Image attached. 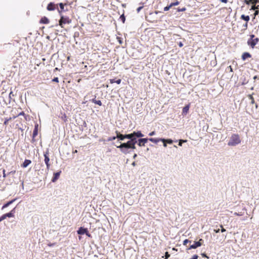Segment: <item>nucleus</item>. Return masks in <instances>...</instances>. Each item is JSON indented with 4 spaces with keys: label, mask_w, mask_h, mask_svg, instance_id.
Listing matches in <instances>:
<instances>
[{
    "label": "nucleus",
    "mask_w": 259,
    "mask_h": 259,
    "mask_svg": "<svg viewBox=\"0 0 259 259\" xmlns=\"http://www.w3.org/2000/svg\"><path fill=\"white\" fill-rule=\"evenodd\" d=\"M163 143V146L164 147H166L167 146V145H166V142H162Z\"/></svg>",
    "instance_id": "nucleus-59"
},
{
    "label": "nucleus",
    "mask_w": 259,
    "mask_h": 259,
    "mask_svg": "<svg viewBox=\"0 0 259 259\" xmlns=\"http://www.w3.org/2000/svg\"><path fill=\"white\" fill-rule=\"evenodd\" d=\"M50 21L46 17H43L40 20L39 22L42 24H48Z\"/></svg>",
    "instance_id": "nucleus-16"
},
{
    "label": "nucleus",
    "mask_w": 259,
    "mask_h": 259,
    "mask_svg": "<svg viewBox=\"0 0 259 259\" xmlns=\"http://www.w3.org/2000/svg\"><path fill=\"white\" fill-rule=\"evenodd\" d=\"M189 242H191V241L189 240L188 239H185L183 241V245H186L187 244V243H189Z\"/></svg>",
    "instance_id": "nucleus-37"
},
{
    "label": "nucleus",
    "mask_w": 259,
    "mask_h": 259,
    "mask_svg": "<svg viewBox=\"0 0 259 259\" xmlns=\"http://www.w3.org/2000/svg\"><path fill=\"white\" fill-rule=\"evenodd\" d=\"M248 98L251 100V103L252 104H254L255 102V101H254V98L253 97L252 95H249Z\"/></svg>",
    "instance_id": "nucleus-29"
},
{
    "label": "nucleus",
    "mask_w": 259,
    "mask_h": 259,
    "mask_svg": "<svg viewBox=\"0 0 259 259\" xmlns=\"http://www.w3.org/2000/svg\"><path fill=\"white\" fill-rule=\"evenodd\" d=\"M131 141L132 142V143L136 144L137 143V137H133V138H132V139L131 140Z\"/></svg>",
    "instance_id": "nucleus-32"
},
{
    "label": "nucleus",
    "mask_w": 259,
    "mask_h": 259,
    "mask_svg": "<svg viewBox=\"0 0 259 259\" xmlns=\"http://www.w3.org/2000/svg\"><path fill=\"white\" fill-rule=\"evenodd\" d=\"M180 1H179L178 0H176V1L175 2H174L171 3H170V5H171V6H172V7H174V6H177V5H179V4H180Z\"/></svg>",
    "instance_id": "nucleus-28"
},
{
    "label": "nucleus",
    "mask_w": 259,
    "mask_h": 259,
    "mask_svg": "<svg viewBox=\"0 0 259 259\" xmlns=\"http://www.w3.org/2000/svg\"><path fill=\"white\" fill-rule=\"evenodd\" d=\"M137 154H135V155L133 156L134 158H135L137 157Z\"/></svg>",
    "instance_id": "nucleus-64"
},
{
    "label": "nucleus",
    "mask_w": 259,
    "mask_h": 259,
    "mask_svg": "<svg viewBox=\"0 0 259 259\" xmlns=\"http://www.w3.org/2000/svg\"><path fill=\"white\" fill-rule=\"evenodd\" d=\"M61 118L64 122H66L67 121V116L65 113H62Z\"/></svg>",
    "instance_id": "nucleus-24"
},
{
    "label": "nucleus",
    "mask_w": 259,
    "mask_h": 259,
    "mask_svg": "<svg viewBox=\"0 0 259 259\" xmlns=\"http://www.w3.org/2000/svg\"><path fill=\"white\" fill-rule=\"evenodd\" d=\"M3 177L4 178H5L6 177V170H5V169H3Z\"/></svg>",
    "instance_id": "nucleus-49"
},
{
    "label": "nucleus",
    "mask_w": 259,
    "mask_h": 259,
    "mask_svg": "<svg viewBox=\"0 0 259 259\" xmlns=\"http://www.w3.org/2000/svg\"><path fill=\"white\" fill-rule=\"evenodd\" d=\"M49 152L48 150H47L46 152H45L44 154V155L45 157L44 161L46 164L47 169H48V170H49V169L50 168V166H51V164L50 163V158L49 156Z\"/></svg>",
    "instance_id": "nucleus-3"
},
{
    "label": "nucleus",
    "mask_w": 259,
    "mask_h": 259,
    "mask_svg": "<svg viewBox=\"0 0 259 259\" xmlns=\"http://www.w3.org/2000/svg\"><path fill=\"white\" fill-rule=\"evenodd\" d=\"M15 212V208L13 209L10 212L3 214L2 217L4 218V220L6 219L7 217L11 218L14 217V213Z\"/></svg>",
    "instance_id": "nucleus-8"
},
{
    "label": "nucleus",
    "mask_w": 259,
    "mask_h": 259,
    "mask_svg": "<svg viewBox=\"0 0 259 259\" xmlns=\"http://www.w3.org/2000/svg\"><path fill=\"white\" fill-rule=\"evenodd\" d=\"M259 41V39L258 38H255L254 39H249L247 40V44L251 48H254L255 46L257 44Z\"/></svg>",
    "instance_id": "nucleus-4"
},
{
    "label": "nucleus",
    "mask_w": 259,
    "mask_h": 259,
    "mask_svg": "<svg viewBox=\"0 0 259 259\" xmlns=\"http://www.w3.org/2000/svg\"><path fill=\"white\" fill-rule=\"evenodd\" d=\"M132 165L133 166H135V165H136V162L134 161V162L132 163Z\"/></svg>",
    "instance_id": "nucleus-62"
},
{
    "label": "nucleus",
    "mask_w": 259,
    "mask_h": 259,
    "mask_svg": "<svg viewBox=\"0 0 259 259\" xmlns=\"http://www.w3.org/2000/svg\"><path fill=\"white\" fill-rule=\"evenodd\" d=\"M116 138L119 139L120 140H123L125 139L124 135L120 134L118 131H116Z\"/></svg>",
    "instance_id": "nucleus-19"
},
{
    "label": "nucleus",
    "mask_w": 259,
    "mask_h": 259,
    "mask_svg": "<svg viewBox=\"0 0 259 259\" xmlns=\"http://www.w3.org/2000/svg\"><path fill=\"white\" fill-rule=\"evenodd\" d=\"M251 57V54L248 52H245V53H243L242 55V56H241V58L243 61L245 60L247 58H250Z\"/></svg>",
    "instance_id": "nucleus-12"
},
{
    "label": "nucleus",
    "mask_w": 259,
    "mask_h": 259,
    "mask_svg": "<svg viewBox=\"0 0 259 259\" xmlns=\"http://www.w3.org/2000/svg\"><path fill=\"white\" fill-rule=\"evenodd\" d=\"M197 242H201L202 243L203 242V240L202 239H200Z\"/></svg>",
    "instance_id": "nucleus-58"
},
{
    "label": "nucleus",
    "mask_w": 259,
    "mask_h": 259,
    "mask_svg": "<svg viewBox=\"0 0 259 259\" xmlns=\"http://www.w3.org/2000/svg\"><path fill=\"white\" fill-rule=\"evenodd\" d=\"M87 230L88 229L87 228L80 227L77 232L78 234L83 235L86 233Z\"/></svg>",
    "instance_id": "nucleus-14"
},
{
    "label": "nucleus",
    "mask_w": 259,
    "mask_h": 259,
    "mask_svg": "<svg viewBox=\"0 0 259 259\" xmlns=\"http://www.w3.org/2000/svg\"><path fill=\"white\" fill-rule=\"evenodd\" d=\"M120 19L121 20V21L123 23H124L125 22V17L124 14H122L120 16Z\"/></svg>",
    "instance_id": "nucleus-30"
},
{
    "label": "nucleus",
    "mask_w": 259,
    "mask_h": 259,
    "mask_svg": "<svg viewBox=\"0 0 259 259\" xmlns=\"http://www.w3.org/2000/svg\"><path fill=\"white\" fill-rule=\"evenodd\" d=\"M228 68L229 69L231 72H233V69L231 66H229Z\"/></svg>",
    "instance_id": "nucleus-54"
},
{
    "label": "nucleus",
    "mask_w": 259,
    "mask_h": 259,
    "mask_svg": "<svg viewBox=\"0 0 259 259\" xmlns=\"http://www.w3.org/2000/svg\"><path fill=\"white\" fill-rule=\"evenodd\" d=\"M165 259H167V258H168L170 256V254L168 253V252H165Z\"/></svg>",
    "instance_id": "nucleus-40"
},
{
    "label": "nucleus",
    "mask_w": 259,
    "mask_h": 259,
    "mask_svg": "<svg viewBox=\"0 0 259 259\" xmlns=\"http://www.w3.org/2000/svg\"><path fill=\"white\" fill-rule=\"evenodd\" d=\"M31 163V161L29 159H25L24 162L21 164V166L23 168L26 167Z\"/></svg>",
    "instance_id": "nucleus-15"
},
{
    "label": "nucleus",
    "mask_w": 259,
    "mask_h": 259,
    "mask_svg": "<svg viewBox=\"0 0 259 259\" xmlns=\"http://www.w3.org/2000/svg\"><path fill=\"white\" fill-rule=\"evenodd\" d=\"M66 5V4H64L63 3H60L59 4V7H60V9L58 8L57 9L58 10V12L59 14H60V15H61L62 14V12L64 11V6Z\"/></svg>",
    "instance_id": "nucleus-10"
},
{
    "label": "nucleus",
    "mask_w": 259,
    "mask_h": 259,
    "mask_svg": "<svg viewBox=\"0 0 259 259\" xmlns=\"http://www.w3.org/2000/svg\"><path fill=\"white\" fill-rule=\"evenodd\" d=\"M214 231L215 233H219V231H220V229H218V230H214Z\"/></svg>",
    "instance_id": "nucleus-60"
},
{
    "label": "nucleus",
    "mask_w": 259,
    "mask_h": 259,
    "mask_svg": "<svg viewBox=\"0 0 259 259\" xmlns=\"http://www.w3.org/2000/svg\"><path fill=\"white\" fill-rule=\"evenodd\" d=\"M198 256L196 254H195L190 259H198Z\"/></svg>",
    "instance_id": "nucleus-44"
},
{
    "label": "nucleus",
    "mask_w": 259,
    "mask_h": 259,
    "mask_svg": "<svg viewBox=\"0 0 259 259\" xmlns=\"http://www.w3.org/2000/svg\"><path fill=\"white\" fill-rule=\"evenodd\" d=\"M243 27L244 30H246L248 27V22H246V23L243 24Z\"/></svg>",
    "instance_id": "nucleus-36"
},
{
    "label": "nucleus",
    "mask_w": 259,
    "mask_h": 259,
    "mask_svg": "<svg viewBox=\"0 0 259 259\" xmlns=\"http://www.w3.org/2000/svg\"><path fill=\"white\" fill-rule=\"evenodd\" d=\"M257 3H259V0H251V3L253 5H255Z\"/></svg>",
    "instance_id": "nucleus-39"
},
{
    "label": "nucleus",
    "mask_w": 259,
    "mask_h": 259,
    "mask_svg": "<svg viewBox=\"0 0 259 259\" xmlns=\"http://www.w3.org/2000/svg\"><path fill=\"white\" fill-rule=\"evenodd\" d=\"M16 200V198L12 200L11 201H10L8 202L7 203H6V204H5L2 207V209L9 206L10 205L12 204L14 201H15Z\"/></svg>",
    "instance_id": "nucleus-18"
},
{
    "label": "nucleus",
    "mask_w": 259,
    "mask_h": 259,
    "mask_svg": "<svg viewBox=\"0 0 259 259\" xmlns=\"http://www.w3.org/2000/svg\"><path fill=\"white\" fill-rule=\"evenodd\" d=\"M148 138H143L138 140V145L140 146H145V144L148 142Z\"/></svg>",
    "instance_id": "nucleus-7"
},
{
    "label": "nucleus",
    "mask_w": 259,
    "mask_h": 259,
    "mask_svg": "<svg viewBox=\"0 0 259 259\" xmlns=\"http://www.w3.org/2000/svg\"><path fill=\"white\" fill-rule=\"evenodd\" d=\"M60 16L61 18L59 21V24L62 28L64 27V25L71 23V19L69 17L63 16L62 14Z\"/></svg>",
    "instance_id": "nucleus-2"
},
{
    "label": "nucleus",
    "mask_w": 259,
    "mask_h": 259,
    "mask_svg": "<svg viewBox=\"0 0 259 259\" xmlns=\"http://www.w3.org/2000/svg\"><path fill=\"white\" fill-rule=\"evenodd\" d=\"M259 8V6H255V5H253L252 7H251V10H256V9H258Z\"/></svg>",
    "instance_id": "nucleus-34"
},
{
    "label": "nucleus",
    "mask_w": 259,
    "mask_h": 259,
    "mask_svg": "<svg viewBox=\"0 0 259 259\" xmlns=\"http://www.w3.org/2000/svg\"><path fill=\"white\" fill-rule=\"evenodd\" d=\"M38 124L37 123H36L34 126V129L33 132V138H34L38 134Z\"/></svg>",
    "instance_id": "nucleus-13"
},
{
    "label": "nucleus",
    "mask_w": 259,
    "mask_h": 259,
    "mask_svg": "<svg viewBox=\"0 0 259 259\" xmlns=\"http://www.w3.org/2000/svg\"><path fill=\"white\" fill-rule=\"evenodd\" d=\"M186 10V8L185 7H183L182 8H179L177 9V12H184Z\"/></svg>",
    "instance_id": "nucleus-33"
},
{
    "label": "nucleus",
    "mask_w": 259,
    "mask_h": 259,
    "mask_svg": "<svg viewBox=\"0 0 259 259\" xmlns=\"http://www.w3.org/2000/svg\"><path fill=\"white\" fill-rule=\"evenodd\" d=\"M171 7H172V6H171V5H170V4L169 5H168V6H167L165 7L164 8V9H163V10H164V11H168V10H169V9H170V8H171Z\"/></svg>",
    "instance_id": "nucleus-31"
},
{
    "label": "nucleus",
    "mask_w": 259,
    "mask_h": 259,
    "mask_svg": "<svg viewBox=\"0 0 259 259\" xmlns=\"http://www.w3.org/2000/svg\"><path fill=\"white\" fill-rule=\"evenodd\" d=\"M4 217H2V216H1V217H0V222H1V221H2L3 220H4Z\"/></svg>",
    "instance_id": "nucleus-61"
},
{
    "label": "nucleus",
    "mask_w": 259,
    "mask_h": 259,
    "mask_svg": "<svg viewBox=\"0 0 259 259\" xmlns=\"http://www.w3.org/2000/svg\"><path fill=\"white\" fill-rule=\"evenodd\" d=\"M155 135V132L154 131H153L151 133H149V135L150 136H152L153 135Z\"/></svg>",
    "instance_id": "nucleus-51"
},
{
    "label": "nucleus",
    "mask_w": 259,
    "mask_h": 259,
    "mask_svg": "<svg viewBox=\"0 0 259 259\" xmlns=\"http://www.w3.org/2000/svg\"><path fill=\"white\" fill-rule=\"evenodd\" d=\"M220 227H221V228H222V229H221V232H225V231H226V229H225L223 228V226H222V225L220 226Z\"/></svg>",
    "instance_id": "nucleus-48"
},
{
    "label": "nucleus",
    "mask_w": 259,
    "mask_h": 259,
    "mask_svg": "<svg viewBox=\"0 0 259 259\" xmlns=\"http://www.w3.org/2000/svg\"><path fill=\"white\" fill-rule=\"evenodd\" d=\"M61 173V171L54 173L52 179V182H55L59 178Z\"/></svg>",
    "instance_id": "nucleus-9"
},
{
    "label": "nucleus",
    "mask_w": 259,
    "mask_h": 259,
    "mask_svg": "<svg viewBox=\"0 0 259 259\" xmlns=\"http://www.w3.org/2000/svg\"><path fill=\"white\" fill-rule=\"evenodd\" d=\"M87 236L89 237H92L91 235L89 233L88 231L87 230L86 233H85Z\"/></svg>",
    "instance_id": "nucleus-47"
},
{
    "label": "nucleus",
    "mask_w": 259,
    "mask_h": 259,
    "mask_svg": "<svg viewBox=\"0 0 259 259\" xmlns=\"http://www.w3.org/2000/svg\"><path fill=\"white\" fill-rule=\"evenodd\" d=\"M135 144L133 143L130 148L135 149H136Z\"/></svg>",
    "instance_id": "nucleus-45"
},
{
    "label": "nucleus",
    "mask_w": 259,
    "mask_h": 259,
    "mask_svg": "<svg viewBox=\"0 0 259 259\" xmlns=\"http://www.w3.org/2000/svg\"><path fill=\"white\" fill-rule=\"evenodd\" d=\"M258 13H259V11H255V12H254V16H256L257 15H258Z\"/></svg>",
    "instance_id": "nucleus-55"
},
{
    "label": "nucleus",
    "mask_w": 259,
    "mask_h": 259,
    "mask_svg": "<svg viewBox=\"0 0 259 259\" xmlns=\"http://www.w3.org/2000/svg\"><path fill=\"white\" fill-rule=\"evenodd\" d=\"M186 142H187V140H180L179 145L181 146L182 145L183 143H185Z\"/></svg>",
    "instance_id": "nucleus-35"
},
{
    "label": "nucleus",
    "mask_w": 259,
    "mask_h": 259,
    "mask_svg": "<svg viewBox=\"0 0 259 259\" xmlns=\"http://www.w3.org/2000/svg\"><path fill=\"white\" fill-rule=\"evenodd\" d=\"M161 141L162 142H166V143L168 144H172L173 143V141L171 139H161Z\"/></svg>",
    "instance_id": "nucleus-27"
},
{
    "label": "nucleus",
    "mask_w": 259,
    "mask_h": 259,
    "mask_svg": "<svg viewBox=\"0 0 259 259\" xmlns=\"http://www.w3.org/2000/svg\"><path fill=\"white\" fill-rule=\"evenodd\" d=\"M241 143V139L238 134H233L230 137L228 145L230 146H235Z\"/></svg>",
    "instance_id": "nucleus-1"
},
{
    "label": "nucleus",
    "mask_w": 259,
    "mask_h": 259,
    "mask_svg": "<svg viewBox=\"0 0 259 259\" xmlns=\"http://www.w3.org/2000/svg\"><path fill=\"white\" fill-rule=\"evenodd\" d=\"M142 8H143V7H140L138 8L137 9V12L139 13Z\"/></svg>",
    "instance_id": "nucleus-50"
},
{
    "label": "nucleus",
    "mask_w": 259,
    "mask_h": 259,
    "mask_svg": "<svg viewBox=\"0 0 259 259\" xmlns=\"http://www.w3.org/2000/svg\"><path fill=\"white\" fill-rule=\"evenodd\" d=\"M133 135H134V137H136L137 138L144 137V135L142 134L141 131L134 132Z\"/></svg>",
    "instance_id": "nucleus-17"
},
{
    "label": "nucleus",
    "mask_w": 259,
    "mask_h": 259,
    "mask_svg": "<svg viewBox=\"0 0 259 259\" xmlns=\"http://www.w3.org/2000/svg\"><path fill=\"white\" fill-rule=\"evenodd\" d=\"M132 144L133 143L131 142V141L130 140V141H127L126 143H122L120 146H117V147L118 148H120L121 149L123 148L130 149V148Z\"/></svg>",
    "instance_id": "nucleus-5"
},
{
    "label": "nucleus",
    "mask_w": 259,
    "mask_h": 259,
    "mask_svg": "<svg viewBox=\"0 0 259 259\" xmlns=\"http://www.w3.org/2000/svg\"><path fill=\"white\" fill-rule=\"evenodd\" d=\"M53 81L59 82V79L58 77H55L52 80Z\"/></svg>",
    "instance_id": "nucleus-41"
},
{
    "label": "nucleus",
    "mask_w": 259,
    "mask_h": 259,
    "mask_svg": "<svg viewBox=\"0 0 259 259\" xmlns=\"http://www.w3.org/2000/svg\"><path fill=\"white\" fill-rule=\"evenodd\" d=\"M178 45L180 47H182L183 46V44L182 42H179Z\"/></svg>",
    "instance_id": "nucleus-52"
},
{
    "label": "nucleus",
    "mask_w": 259,
    "mask_h": 259,
    "mask_svg": "<svg viewBox=\"0 0 259 259\" xmlns=\"http://www.w3.org/2000/svg\"><path fill=\"white\" fill-rule=\"evenodd\" d=\"M245 3L246 4L249 5L250 3H251V0H245Z\"/></svg>",
    "instance_id": "nucleus-46"
},
{
    "label": "nucleus",
    "mask_w": 259,
    "mask_h": 259,
    "mask_svg": "<svg viewBox=\"0 0 259 259\" xmlns=\"http://www.w3.org/2000/svg\"><path fill=\"white\" fill-rule=\"evenodd\" d=\"M189 109V105H186L183 109V111H182L183 114H186L188 112Z\"/></svg>",
    "instance_id": "nucleus-21"
},
{
    "label": "nucleus",
    "mask_w": 259,
    "mask_h": 259,
    "mask_svg": "<svg viewBox=\"0 0 259 259\" xmlns=\"http://www.w3.org/2000/svg\"><path fill=\"white\" fill-rule=\"evenodd\" d=\"M161 138L159 139H155V138H149L148 139V140L154 143H157L158 142L161 141Z\"/></svg>",
    "instance_id": "nucleus-23"
},
{
    "label": "nucleus",
    "mask_w": 259,
    "mask_h": 259,
    "mask_svg": "<svg viewBox=\"0 0 259 259\" xmlns=\"http://www.w3.org/2000/svg\"><path fill=\"white\" fill-rule=\"evenodd\" d=\"M11 120V117L9 118H6V119H5L4 122V124L5 125H7L8 124V121L9 120Z\"/></svg>",
    "instance_id": "nucleus-38"
},
{
    "label": "nucleus",
    "mask_w": 259,
    "mask_h": 259,
    "mask_svg": "<svg viewBox=\"0 0 259 259\" xmlns=\"http://www.w3.org/2000/svg\"><path fill=\"white\" fill-rule=\"evenodd\" d=\"M14 95L13 94V93L12 91H11L9 94V98L11 99L12 97H14Z\"/></svg>",
    "instance_id": "nucleus-43"
},
{
    "label": "nucleus",
    "mask_w": 259,
    "mask_h": 259,
    "mask_svg": "<svg viewBox=\"0 0 259 259\" xmlns=\"http://www.w3.org/2000/svg\"><path fill=\"white\" fill-rule=\"evenodd\" d=\"M258 78H259V76H257V75H255V76H254L253 77V79H258Z\"/></svg>",
    "instance_id": "nucleus-57"
},
{
    "label": "nucleus",
    "mask_w": 259,
    "mask_h": 259,
    "mask_svg": "<svg viewBox=\"0 0 259 259\" xmlns=\"http://www.w3.org/2000/svg\"><path fill=\"white\" fill-rule=\"evenodd\" d=\"M116 138V137H110L108 139V141H113V140H114Z\"/></svg>",
    "instance_id": "nucleus-42"
},
{
    "label": "nucleus",
    "mask_w": 259,
    "mask_h": 259,
    "mask_svg": "<svg viewBox=\"0 0 259 259\" xmlns=\"http://www.w3.org/2000/svg\"><path fill=\"white\" fill-rule=\"evenodd\" d=\"M250 38L249 39H254L255 38V35L254 34H251L250 35Z\"/></svg>",
    "instance_id": "nucleus-53"
},
{
    "label": "nucleus",
    "mask_w": 259,
    "mask_h": 259,
    "mask_svg": "<svg viewBox=\"0 0 259 259\" xmlns=\"http://www.w3.org/2000/svg\"><path fill=\"white\" fill-rule=\"evenodd\" d=\"M121 80L120 79H118L117 80H115V79H110V82L111 83H113L114 82H116L117 84H120L121 83Z\"/></svg>",
    "instance_id": "nucleus-25"
},
{
    "label": "nucleus",
    "mask_w": 259,
    "mask_h": 259,
    "mask_svg": "<svg viewBox=\"0 0 259 259\" xmlns=\"http://www.w3.org/2000/svg\"><path fill=\"white\" fill-rule=\"evenodd\" d=\"M240 18L242 20H245L247 22H248L250 19V17L249 16H245L244 15H242L240 17Z\"/></svg>",
    "instance_id": "nucleus-20"
},
{
    "label": "nucleus",
    "mask_w": 259,
    "mask_h": 259,
    "mask_svg": "<svg viewBox=\"0 0 259 259\" xmlns=\"http://www.w3.org/2000/svg\"><path fill=\"white\" fill-rule=\"evenodd\" d=\"M91 101H92L93 103H95V104H97V105H99V106H101V105H102V102H101V101L100 100H97L96 99V98H94V99H93L91 100Z\"/></svg>",
    "instance_id": "nucleus-22"
},
{
    "label": "nucleus",
    "mask_w": 259,
    "mask_h": 259,
    "mask_svg": "<svg viewBox=\"0 0 259 259\" xmlns=\"http://www.w3.org/2000/svg\"><path fill=\"white\" fill-rule=\"evenodd\" d=\"M47 9L48 11H54L55 9H58V5H55L53 3H50L48 5Z\"/></svg>",
    "instance_id": "nucleus-6"
},
{
    "label": "nucleus",
    "mask_w": 259,
    "mask_h": 259,
    "mask_svg": "<svg viewBox=\"0 0 259 259\" xmlns=\"http://www.w3.org/2000/svg\"><path fill=\"white\" fill-rule=\"evenodd\" d=\"M222 3H227L228 2V0H221Z\"/></svg>",
    "instance_id": "nucleus-56"
},
{
    "label": "nucleus",
    "mask_w": 259,
    "mask_h": 259,
    "mask_svg": "<svg viewBox=\"0 0 259 259\" xmlns=\"http://www.w3.org/2000/svg\"><path fill=\"white\" fill-rule=\"evenodd\" d=\"M133 137H134V135H133V133H131L130 134L124 135L125 139H130V140L132 139V138H133Z\"/></svg>",
    "instance_id": "nucleus-26"
},
{
    "label": "nucleus",
    "mask_w": 259,
    "mask_h": 259,
    "mask_svg": "<svg viewBox=\"0 0 259 259\" xmlns=\"http://www.w3.org/2000/svg\"><path fill=\"white\" fill-rule=\"evenodd\" d=\"M234 214L235 215H240V214L239 213H238L237 212H235L234 213Z\"/></svg>",
    "instance_id": "nucleus-63"
},
{
    "label": "nucleus",
    "mask_w": 259,
    "mask_h": 259,
    "mask_svg": "<svg viewBox=\"0 0 259 259\" xmlns=\"http://www.w3.org/2000/svg\"><path fill=\"white\" fill-rule=\"evenodd\" d=\"M201 245H202V243L201 242H195L193 244L191 245L190 246L189 249H196L198 247H199V246H201Z\"/></svg>",
    "instance_id": "nucleus-11"
}]
</instances>
